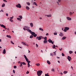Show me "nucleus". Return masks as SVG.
<instances>
[{
  "label": "nucleus",
  "mask_w": 76,
  "mask_h": 76,
  "mask_svg": "<svg viewBox=\"0 0 76 76\" xmlns=\"http://www.w3.org/2000/svg\"><path fill=\"white\" fill-rule=\"evenodd\" d=\"M17 20H20V21H21V19L20 18H17Z\"/></svg>",
  "instance_id": "obj_30"
},
{
  "label": "nucleus",
  "mask_w": 76,
  "mask_h": 76,
  "mask_svg": "<svg viewBox=\"0 0 76 76\" xmlns=\"http://www.w3.org/2000/svg\"><path fill=\"white\" fill-rule=\"evenodd\" d=\"M41 38H42V37L40 36L39 37H37V39H38V40H41Z\"/></svg>",
  "instance_id": "obj_7"
},
{
  "label": "nucleus",
  "mask_w": 76,
  "mask_h": 76,
  "mask_svg": "<svg viewBox=\"0 0 76 76\" xmlns=\"http://www.w3.org/2000/svg\"><path fill=\"white\" fill-rule=\"evenodd\" d=\"M47 63H48V64H51V63L48 60L47 61Z\"/></svg>",
  "instance_id": "obj_24"
},
{
  "label": "nucleus",
  "mask_w": 76,
  "mask_h": 76,
  "mask_svg": "<svg viewBox=\"0 0 76 76\" xmlns=\"http://www.w3.org/2000/svg\"><path fill=\"white\" fill-rule=\"evenodd\" d=\"M22 64H23V65H26V63H25L24 62H23L22 63Z\"/></svg>",
  "instance_id": "obj_38"
},
{
  "label": "nucleus",
  "mask_w": 76,
  "mask_h": 76,
  "mask_svg": "<svg viewBox=\"0 0 76 76\" xmlns=\"http://www.w3.org/2000/svg\"><path fill=\"white\" fill-rule=\"evenodd\" d=\"M26 9L27 10H29V9H30L29 7L28 6L26 7Z\"/></svg>",
  "instance_id": "obj_15"
},
{
  "label": "nucleus",
  "mask_w": 76,
  "mask_h": 76,
  "mask_svg": "<svg viewBox=\"0 0 76 76\" xmlns=\"http://www.w3.org/2000/svg\"><path fill=\"white\" fill-rule=\"evenodd\" d=\"M20 61H18V63L19 64V63H20Z\"/></svg>",
  "instance_id": "obj_62"
},
{
  "label": "nucleus",
  "mask_w": 76,
  "mask_h": 76,
  "mask_svg": "<svg viewBox=\"0 0 76 76\" xmlns=\"http://www.w3.org/2000/svg\"><path fill=\"white\" fill-rule=\"evenodd\" d=\"M57 3L58 4V5H60V4H59V3H58V2H57Z\"/></svg>",
  "instance_id": "obj_49"
},
{
  "label": "nucleus",
  "mask_w": 76,
  "mask_h": 76,
  "mask_svg": "<svg viewBox=\"0 0 76 76\" xmlns=\"http://www.w3.org/2000/svg\"><path fill=\"white\" fill-rule=\"evenodd\" d=\"M58 2H60L61 1V0H58Z\"/></svg>",
  "instance_id": "obj_56"
},
{
  "label": "nucleus",
  "mask_w": 76,
  "mask_h": 76,
  "mask_svg": "<svg viewBox=\"0 0 76 76\" xmlns=\"http://www.w3.org/2000/svg\"><path fill=\"white\" fill-rule=\"evenodd\" d=\"M69 14H70V16H72V15H73V13H72V12H69Z\"/></svg>",
  "instance_id": "obj_35"
},
{
  "label": "nucleus",
  "mask_w": 76,
  "mask_h": 76,
  "mask_svg": "<svg viewBox=\"0 0 76 76\" xmlns=\"http://www.w3.org/2000/svg\"><path fill=\"white\" fill-rule=\"evenodd\" d=\"M0 26L1 27H2V28H6V26L3 24H0Z\"/></svg>",
  "instance_id": "obj_10"
},
{
  "label": "nucleus",
  "mask_w": 76,
  "mask_h": 76,
  "mask_svg": "<svg viewBox=\"0 0 76 76\" xmlns=\"http://www.w3.org/2000/svg\"><path fill=\"white\" fill-rule=\"evenodd\" d=\"M58 62L59 63H60V61H58Z\"/></svg>",
  "instance_id": "obj_60"
},
{
  "label": "nucleus",
  "mask_w": 76,
  "mask_h": 76,
  "mask_svg": "<svg viewBox=\"0 0 76 76\" xmlns=\"http://www.w3.org/2000/svg\"><path fill=\"white\" fill-rule=\"evenodd\" d=\"M59 35L61 36V37H63V33L61 32L59 34Z\"/></svg>",
  "instance_id": "obj_12"
},
{
  "label": "nucleus",
  "mask_w": 76,
  "mask_h": 76,
  "mask_svg": "<svg viewBox=\"0 0 76 76\" xmlns=\"http://www.w3.org/2000/svg\"><path fill=\"white\" fill-rule=\"evenodd\" d=\"M64 29H65L67 31H68L69 29V27H64Z\"/></svg>",
  "instance_id": "obj_14"
},
{
  "label": "nucleus",
  "mask_w": 76,
  "mask_h": 76,
  "mask_svg": "<svg viewBox=\"0 0 76 76\" xmlns=\"http://www.w3.org/2000/svg\"><path fill=\"white\" fill-rule=\"evenodd\" d=\"M50 56H54V54L52 53H50Z\"/></svg>",
  "instance_id": "obj_39"
},
{
  "label": "nucleus",
  "mask_w": 76,
  "mask_h": 76,
  "mask_svg": "<svg viewBox=\"0 0 76 76\" xmlns=\"http://www.w3.org/2000/svg\"><path fill=\"white\" fill-rule=\"evenodd\" d=\"M7 37L8 38H11V36L10 35H7Z\"/></svg>",
  "instance_id": "obj_22"
},
{
  "label": "nucleus",
  "mask_w": 76,
  "mask_h": 76,
  "mask_svg": "<svg viewBox=\"0 0 76 76\" xmlns=\"http://www.w3.org/2000/svg\"><path fill=\"white\" fill-rule=\"evenodd\" d=\"M69 54H72V53H73V52L70 50L69 51Z\"/></svg>",
  "instance_id": "obj_31"
},
{
  "label": "nucleus",
  "mask_w": 76,
  "mask_h": 76,
  "mask_svg": "<svg viewBox=\"0 0 76 76\" xmlns=\"http://www.w3.org/2000/svg\"><path fill=\"white\" fill-rule=\"evenodd\" d=\"M36 66H40V64H39V63H37L36 64Z\"/></svg>",
  "instance_id": "obj_33"
},
{
  "label": "nucleus",
  "mask_w": 76,
  "mask_h": 76,
  "mask_svg": "<svg viewBox=\"0 0 76 76\" xmlns=\"http://www.w3.org/2000/svg\"><path fill=\"white\" fill-rule=\"evenodd\" d=\"M48 17H51V14L48 15Z\"/></svg>",
  "instance_id": "obj_36"
},
{
  "label": "nucleus",
  "mask_w": 76,
  "mask_h": 76,
  "mask_svg": "<svg viewBox=\"0 0 76 76\" xmlns=\"http://www.w3.org/2000/svg\"><path fill=\"white\" fill-rule=\"evenodd\" d=\"M20 67H22V62H21L20 63Z\"/></svg>",
  "instance_id": "obj_34"
},
{
  "label": "nucleus",
  "mask_w": 76,
  "mask_h": 76,
  "mask_svg": "<svg viewBox=\"0 0 76 76\" xmlns=\"http://www.w3.org/2000/svg\"><path fill=\"white\" fill-rule=\"evenodd\" d=\"M33 37H34V36L33 35H31L30 37V38L32 39Z\"/></svg>",
  "instance_id": "obj_32"
},
{
  "label": "nucleus",
  "mask_w": 76,
  "mask_h": 76,
  "mask_svg": "<svg viewBox=\"0 0 76 76\" xmlns=\"http://www.w3.org/2000/svg\"><path fill=\"white\" fill-rule=\"evenodd\" d=\"M21 43L22 44H23V45H27V46H28V45H26V42H21Z\"/></svg>",
  "instance_id": "obj_9"
},
{
  "label": "nucleus",
  "mask_w": 76,
  "mask_h": 76,
  "mask_svg": "<svg viewBox=\"0 0 76 76\" xmlns=\"http://www.w3.org/2000/svg\"><path fill=\"white\" fill-rule=\"evenodd\" d=\"M29 71H27V72H26V74H29Z\"/></svg>",
  "instance_id": "obj_46"
},
{
  "label": "nucleus",
  "mask_w": 76,
  "mask_h": 76,
  "mask_svg": "<svg viewBox=\"0 0 76 76\" xmlns=\"http://www.w3.org/2000/svg\"><path fill=\"white\" fill-rule=\"evenodd\" d=\"M30 28V27L28 26H24L23 28V29L24 31H28V32H30V33H31V32L32 31L31 30L29 29Z\"/></svg>",
  "instance_id": "obj_1"
},
{
  "label": "nucleus",
  "mask_w": 76,
  "mask_h": 76,
  "mask_svg": "<svg viewBox=\"0 0 76 76\" xmlns=\"http://www.w3.org/2000/svg\"><path fill=\"white\" fill-rule=\"evenodd\" d=\"M67 58L68 60L69 61H70L72 60V58L69 56H67Z\"/></svg>",
  "instance_id": "obj_8"
},
{
  "label": "nucleus",
  "mask_w": 76,
  "mask_h": 76,
  "mask_svg": "<svg viewBox=\"0 0 76 76\" xmlns=\"http://www.w3.org/2000/svg\"><path fill=\"white\" fill-rule=\"evenodd\" d=\"M10 22H13V20L12 19H10Z\"/></svg>",
  "instance_id": "obj_37"
},
{
  "label": "nucleus",
  "mask_w": 76,
  "mask_h": 76,
  "mask_svg": "<svg viewBox=\"0 0 76 76\" xmlns=\"http://www.w3.org/2000/svg\"><path fill=\"white\" fill-rule=\"evenodd\" d=\"M42 39H44V37H42ZM47 37H45V38H44V39H45V40H47Z\"/></svg>",
  "instance_id": "obj_21"
},
{
  "label": "nucleus",
  "mask_w": 76,
  "mask_h": 76,
  "mask_svg": "<svg viewBox=\"0 0 76 76\" xmlns=\"http://www.w3.org/2000/svg\"><path fill=\"white\" fill-rule=\"evenodd\" d=\"M24 58H25L26 61L28 63V67H30V64L29 63H31V61H29V59H28L27 58V57L25 55H24Z\"/></svg>",
  "instance_id": "obj_2"
},
{
  "label": "nucleus",
  "mask_w": 76,
  "mask_h": 76,
  "mask_svg": "<svg viewBox=\"0 0 76 76\" xmlns=\"http://www.w3.org/2000/svg\"><path fill=\"white\" fill-rule=\"evenodd\" d=\"M36 45L37 47H38V44H36Z\"/></svg>",
  "instance_id": "obj_50"
},
{
  "label": "nucleus",
  "mask_w": 76,
  "mask_h": 76,
  "mask_svg": "<svg viewBox=\"0 0 76 76\" xmlns=\"http://www.w3.org/2000/svg\"><path fill=\"white\" fill-rule=\"evenodd\" d=\"M3 1L5 2H7V1H6V0H3Z\"/></svg>",
  "instance_id": "obj_52"
},
{
  "label": "nucleus",
  "mask_w": 76,
  "mask_h": 76,
  "mask_svg": "<svg viewBox=\"0 0 76 76\" xmlns=\"http://www.w3.org/2000/svg\"><path fill=\"white\" fill-rule=\"evenodd\" d=\"M45 76H50L49 75H48L47 74H45Z\"/></svg>",
  "instance_id": "obj_47"
},
{
  "label": "nucleus",
  "mask_w": 76,
  "mask_h": 76,
  "mask_svg": "<svg viewBox=\"0 0 76 76\" xmlns=\"http://www.w3.org/2000/svg\"><path fill=\"white\" fill-rule=\"evenodd\" d=\"M66 19L68 20H72V18L69 17H66Z\"/></svg>",
  "instance_id": "obj_11"
},
{
  "label": "nucleus",
  "mask_w": 76,
  "mask_h": 76,
  "mask_svg": "<svg viewBox=\"0 0 76 76\" xmlns=\"http://www.w3.org/2000/svg\"><path fill=\"white\" fill-rule=\"evenodd\" d=\"M49 35V34H48V33H47L46 34V35Z\"/></svg>",
  "instance_id": "obj_55"
},
{
  "label": "nucleus",
  "mask_w": 76,
  "mask_h": 76,
  "mask_svg": "<svg viewBox=\"0 0 76 76\" xmlns=\"http://www.w3.org/2000/svg\"><path fill=\"white\" fill-rule=\"evenodd\" d=\"M28 53H31V51H30V50H28Z\"/></svg>",
  "instance_id": "obj_53"
},
{
  "label": "nucleus",
  "mask_w": 76,
  "mask_h": 76,
  "mask_svg": "<svg viewBox=\"0 0 76 76\" xmlns=\"http://www.w3.org/2000/svg\"><path fill=\"white\" fill-rule=\"evenodd\" d=\"M5 6V4L4 3H3L2 5L1 6V7H3Z\"/></svg>",
  "instance_id": "obj_23"
},
{
  "label": "nucleus",
  "mask_w": 76,
  "mask_h": 76,
  "mask_svg": "<svg viewBox=\"0 0 76 76\" xmlns=\"http://www.w3.org/2000/svg\"><path fill=\"white\" fill-rule=\"evenodd\" d=\"M64 32H67V30L65 28L64 29Z\"/></svg>",
  "instance_id": "obj_44"
},
{
  "label": "nucleus",
  "mask_w": 76,
  "mask_h": 76,
  "mask_svg": "<svg viewBox=\"0 0 76 76\" xmlns=\"http://www.w3.org/2000/svg\"><path fill=\"white\" fill-rule=\"evenodd\" d=\"M44 43L45 44H47V40H44L43 41Z\"/></svg>",
  "instance_id": "obj_17"
},
{
  "label": "nucleus",
  "mask_w": 76,
  "mask_h": 76,
  "mask_svg": "<svg viewBox=\"0 0 76 76\" xmlns=\"http://www.w3.org/2000/svg\"><path fill=\"white\" fill-rule=\"evenodd\" d=\"M62 56H64V53H62Z\"/></svg>",
  "instance_id": "obj_45"
},
{
  "label": "nucleus",
  "mask_w": 76,
  "mask_h": 76,
  "mask_svg": "<svg viewBox=\"0 0 76 76\" xmlns=\"http://www.w3.org/2000/svg\"><path fill=\"white\" fill-rule=\"evenodd\" d=\"M13 72L14 73H15V70H13Z\"/></svg>",
  "instance_id": "obj_48"
},
{
  "label": "nucleus",
  "mask_w": 76,
  "mask_h": 76,
  "mask_svg": "<svg viewBox=\"0 0 76 76\" xmlns=\"http://www.w3.org/2000/svg\"><path fill=\"white\" fill-rule=\"evenodd\" d=\"M26 3L28 6H30V5H31V4L29 2H27Z\"/></svg>",
  "instance_id": "obj_27"
},
{
  "label": "nucleus",
  "mask_w": 76,
  "mask_h": 76,
  "mask_svg": "<svg viewBox=\"0 0 76 76\" xmlns=\"http://www.w3.org/2000/svg\"><path fill=\"white\" fill-rule=\"evenodd\" d=\"M71 68L73 70V68L72 66H71Z\"/></svg>",
  "instance_id": "obj_54"
},
{
  "label": "nucleus",
  "mask_w": 76,
  "mask_h": 76,
  "mask_svg": "<svg viewBox=\"0 0 76 76\" xmlns=\"http://www.w3.org/2000/svg\"><path fill=\"white\" fill-rule=\"evenodd\" d=\"M48 42H50V43H51V44H52L53 45L54 43L53 42V40H51V39H49L48 40Z\"/></svg>",
  "instance_id": "obj_5"
},
{
  "label": "nucleus",
  "mask_w": 76,
  "mask_h": 76,
  "mask_svg": "<svg viewBox=\"0 0 76 76\" xmlns=\"http://www.w3.org/2000/svg\"><path fill=\"white\" fill-rule=\"evenodd\" d=\"M1 11L2 12H4L2 10L1 11H0V12H1Z\"/></svg>",
  "instance_id": "obj_59"
},
{
  "label": "nucleus",
  "mask_w": 76,
  "mask_h": 76,
  "mask_svg": "<svg viewBox=\"0 0 76 76\" xmlns=\"http://www.w3.org/2000/svg\"><path fill=\"white\" fill-rule=\"evenodd\" d=\"M6 49H4V50H3V54H6Z\"/></svg>",
  "instance_id": "obj_16"
},
{
  "label": "nucleus",
  "mask_w": 76,
  "mask_h": 76,
  "mask_svg": "<svg viewBox=\"0 0 76 76\" xmlns=\"http://www.w3.org/2000/svg\"><path fill=\"white\" fill-rule=\"evenodd\" d=\"M33 5L34 4V5H35V6H38V5L37 4V3H36V2H34L33 3Z\"/></svg>",
  "instance_id": "obj_13"
},
{
  "label": "nucleus",
  "mask_w": 76,
  "mask_h": 76,
  "mask_svg": "<svg viewBox=\"0 0 76 76\" xmlns=\"http://www.w3.org/2000/svg\"><path fill=\"white\" fill-rule=\"evenodd\" d=\"M10 42L11 43V44H15V43H14L13 42V41H10Z\"/></svg>",
  "instance_id": "obj_40"
},
{
  "label": "nucleus",
  "mask_w": 76,
  "mask_h": 76,
  "mask_svg": "<svg viewBox=\"0 0 76 76\" xmlns=\"http://www.w3.org/2000/svg\"><path fill=\"white\" fill-rule=\"evenodd\" d=\"M6 15L7 16H8V14H7L6 13Z\"/></svg>",
  "instance_id": "obj_58"
},
{
  "label": "nucleus",
  "mask_w": 76,
  "mask_h": 76,
  "mask_svg": "<svg viewBox=\"0 0 76 76\" xmlns=\"http://www.w3.org/2000/svg\"><path fill=\"white\" fill-rule=\"evenodd\" d=\"M30 34L33 35L34 37H36L37 36V34H35V33L34 32H33L32 31L30 32Z\"/></svg>",
  "instance_id": "obj_4"
},
{
  "label": "nucleus",
  "mask_w": 76,
  "mask_h": 76,
  "mask_svg": "<svg viewBox=\"0 0 76 76\" xmlns=\"http://www.w3.org/2000/svg\"><path fill=\"white\" fill-rule=\"evenodd\" d=\"M18 17H19L21 19H22V15H19L18 16Z\"/></svg>",
  "instance_id": "obj_28"
},
{
  "label": "nucleus",
  "mask_w": 76,
  "mask_h": 76,
  "mask_svg": "<svg viewBox=\"0 0 76 76\" xmlns=\"http://www.w3.org/2000/svg\"><path fill=\"white\" fill-rule=\"evenodd\" d=\"M39 19H42V18H41V17H40V18H39Z\"/></svg>",
  "instance_id": "obj_61"
},
{
  "label": "nucleus",
  "mask_w": 76,
  "mask_h": 76,
  "mask_svg": "<svg viewBox=\"0 0 76 76\" xmlns=\"http://www.w3.org/2000/svg\"><path fill=\"white\" fill-rule=\"evenodd\" d=\"M30 25L31 26V27H33V26H34V25H33V23H30Z\"/></svg>",
  "instance_id": "obj_19"
},
{
  "label": "nucleus",
  "mask_w": 76,
  "mask_h": 76,
  "mask_svg": "<svg viewBox=\"0 0 76 76\" xmlns=\"http://www.w3.org/2000/svg\"><path fill=\"white\" fill-rule=\"evenodd\" d=\"M42 73V71L41 70H39L37 72V75L39 76H41Z\"/></svg>",
  "instance_id": "obj_3"
},
{
  "label": "nucleus",
  "mask_w": 76,
  "mask_h": 76,
  "mask_svg": "<svg viewBox=\"0 0 76 76\" xmlns=\"http://www.w3.org/2000/svg\"><path fill=\"white\" fill-rule=\"evenodd\" d=\"M62 31H64V28H62Z\"/></svg>",
  "instance_id": "obj_57"
},
{
  "label": "nucleus",
  "mask_w": 76,
  "mask_h": 76,
  "mask_svg": "<svg viewBox=\"0 0 76 76\" xmlns=\"http://www.w3.org/2000/svg\"><path fill=\"white\" fill-rule=\"evenodd\" d=\"M59 50H60V51H61V50H62V48H59Z\"/></svg>",
  "instance_id": "obj_51"
},
{
  "label": "nucleus",
  "mask_w": 76,
  "mask_h": 76,
  "mask_svg": "<svg viewBox=\"0 0 76 76\" xmlns=\"http://www.w3.org/2000/svg\"><path fill=\"white\" fill-rule=\"evenodd\" d=\"M54 34L55 35H57V33H54Z\"/></svg>",
  "instance_id": "obj_42"
},
{
  "label": "nucleus",
  "mask_w": 76,
  "mask_h": 76,
  "mask_svg": "<svg viewBox=\"0 0 76 76\" xmlns=\"http://www.w3.org/2000/svg\"><path fill=\"white\" fill-rule=\"evenodd\" d=\"M56 57L57 58H60V57Z\"/></svg>",
  "instance_id": "obj_64"
},
{
  "label": "nucleus",
  "mask_w": 76,
  "mask_h": 76,
  "mask_svg": "<svg viewBox=\"0 0 76 76\" xmlns=\"http://www.w3.org/2000/svg\"><path fill=\"white\" fill-rule=\"evenodd\" d=\"M68 72L67 71H64L63 72V73H64V74H66V73H67V72Z\"/></svg>",
  "instance_id": "obj_25"
},
{
  "label": "nucleus",
  "mask_w": 76,
  "mask_h": 76,
  "mask_svg": "<svg viewBox=\"0 0 76 76\" xmlns=\"http://www.w3.org/2000/svg\"><path fill=\"white\" fill-rule=\"evenodd\" d=\"M14 69H16V68H17V66H14Z\"/></svg>",
  "instance_id": "obj_43"
},
{
  "label": "nucleus",
  "mask_w": 76,
  "mask_h": 76,
  "mask_svg": "<svg viewBox=\"0 0 76 76\" xmlns=\"http://www.w3.org/2000/svg\"><path fill=\"white\" fill-rule=\"evenodd\" d=\"M60 22H61V19H60Z\"/></svg>",
  "instance_id": "obj_63"
},
{
  "label": "nucleus",
  "mask_w": 76,
  "mask_h": 76,
  "mask_svg": "<svg viewBox=\"0 0 76 76\" xmlns=\"http://www.w3.org/2000/svg\"><path fill=\"white\" fill-rule=\"evenodd\" d=\"M53 54L55 56H56V51L55 52H53Z\"/></svg>",
  "instance_id": "obj_41"
},
{
  "label": "nucleus",
  "mask_w": 76,
  "mask_h": 76,
  "mask_svg": "<svg viewBox=\"0 0 76 76\" xmlns=\"http://www.w3.org/2000/svg\"><path fill=\"white\" fill-rule=\"evenodd\" d=\"M16 7H18V8H21L22 7L21 6V5L20 4H18L16 5Z\"/></svg>",
  "instance_id": "obj_6"
},
{
  "label": "nucleus",
  "mask_w": 76,
  "mask_h": 76,
  "mask_svg": "<svg viewBox=\"0 0 76 76\" xmlns=\"http://www.w3.org/2000/svg\"><path fill=\"white\" fill-rule=\"evenodd\" d=\"M39 30H40V31H44V30H43V29L41 28H39Z\"/></svg>",
  "instance_id": "obj_29"
},
{
  "label": "nucleus",
  "mask_w": 76,
  "mask_h": 76,
  "mask_svg": "<svg viewBox=\"0 0 76 76\" xmlns=\"http://www.w3.org/2000/svg\"><path fill=\"white\" fill-rule=\"evenodd\" d=\"M53 46L52 48H53V49L56 48V45H54L53 46Z\"/></svg>",
  "instance_id": "obj_18"
},
{
  "label": "nucleus",
  "mask_w": 76,
  "mask_h": 76,
  "mask_svg": "<svg viewBox=\"0 0 76 76\" xmlns=\"http://www.w3.org/2000/svg\"><path fill=\"white\" fill-rule=\"evenodd\" d=\"M51 71H52V72H55V69L54 68H52L51 70Z\"/></svg>",
  "instance_id": "obj_20"
},
{
  "label": "nucleus",
  "mask_w": 76,
  "mask_h": 76,
  "mask_svg": "<svg viewBox=\"0 0 76 76\" xmlns=\"http://www.w3.org/2000/svg\"><path fill=\"white\" fill-rule=\"evenodd\" d=\"M66 37H62V39H63V40H64V39H66Z\"/></svg>",
  "instance_id": "obj_26"
}]
</instances>
